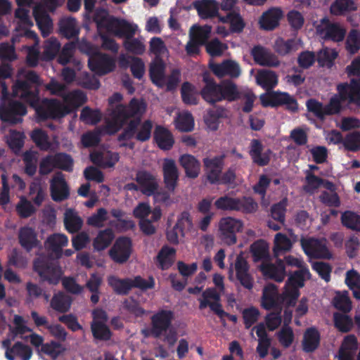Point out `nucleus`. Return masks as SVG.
<instances>
[{
  "instance_id": "f257e3e1",
  "label": "nucleus",
  "mask_w": 360,
  "mask_h": 360,
  "mask_svg": "<svg viewBox=\"0 0 360 360\" xmlns=\"http://www.w3.org/2000/svg\"><path fill=\"white\" fill-rule=\"evenodd\" d=\"M146 108L145 102L136 98H131L128 105H115V108L109 112L111 120L107 124L108 133L110 135L115 134L122 128L129 119L133 118L119 134L117 141H126L133 139Z\"/></svg>"
},
{
  "instance_id": "f03ea898",
  "label": "nucleus",
  "mask_w": 360,
  "mask_h": 360,
  "mask_svg": "<svg viewBox=\"0 0 360 360\" xmlns=\"http://www.w3.org/2000/svg\"><path fill=\"white\" fill-rule=\"evenodd\" d=\"M204 86L200 91L202 98L210 105L227 101L233 102L237 98L236 84L231 79H224L217 83L208 72H203Z\"/></svg>"
},
{
  "instance_id": "7ed1b4c3",
  "label": "nucleus",
  "mask_w": 360,
  "mask_h": 360,
  "mask_svg": "<svg viewBox=\"0 0 360 360\" xmlns=\"http://www.w3.org/2000/svg\"><path fill=\"white\" fill-rule=\"evenodd\" d=\"M338 94H334L324 105L325 117L339 114L343 109L342 103L360 105V78H352L349 82L337 85Z\"/></svg>"
},
{
  "instance_id": "20e7f679",
  "label": "nucleus",
  "mask_w": 360,
  "mask_h": 360,
  "mask_svg": "<svg viewBox=\"0 0 360 360\" xmlns=\"http://www.w3.org/2000/svg\"><path fill=\"white\" fill-rule=\"evenodd\" d=\"M39 77L34 71H29L25 79H18L12 87V96L18 97L30 106L36 105L39 98Z\"/></svg>"
},
{
  "instance_id": "39448f33",
  "label": "nucleus",
  "mask_w": 360,
  "mask_h": 360,
  "mask_svg": "<svg viewBox=\"0 0 360 360\" xmlns=\"http://www.w3.org/2000/svg\"><path fill=\"white\" fill-rule=\"evenodd\" d=\"M33 271L38 274L41 281L51 285H57L63 274L59 265L44 255L34 259Z\"/></svg>"
},
{
  "instance_id": "423d86ee",
  "label": "nucleus",
  "mask_w": 360,
  "mask_h": 360,
  "mask_svg": "<svg viewBox=\"0 0 360 360\" xmlns=\"http://www.w3.org/2000/svg\"><path fill=\"white\" fill-rule=\"evenodd\" d=\"M32 107L41 120H59L71 113L70 108L57 98H43Z\"/></svg>"
},
{
  "instance_id": "0eeeda50",
  "label": "nucleus",
  "mask_w": 360,
  "mask_h": 360,
  "mask_svg": "<svg viewBox=\"0 0 360 360\" xmlns=\"http://www.w3.org/2000/svg\"><path fill=\"white\" fill-rule=\"evenodd\" d=\"M44 5L39 4L33 8V16L43 37L50 34L53 29L52 20L46 8L51 11L61 6L65 0H43Z\"/></svg>"
},
{
  "instance_id": "6e6552de",
  "label": "nucleus",
  "mask_w": 360,
  "mask_h": 360,
  "mask_svg": "<svg viewBox=\"0 0 360 360\" xmlns=\"http://www.w3.org/2000/svg\"><path fill=\"white\" fill-rule=\"evenodd\" d=\"M27 112L26 106L18 101L8 99L0 104V120L10 124L22 122V117Z\"/></svg>"
},
{
  "instance_id": "1a4fd4ad",
  "label": "nucleus",
  "mask_w": 360,
  "mask_h": 360,
  "mask_svg": "<svg viewBox=\"0 0 360 360\" xmlns=\"http://www.w3.org/2000/svg\"><path fill=\"white\" fill-rule=\"evenodd\" d=\"M260 100L264 107L276 108L285 105L287 110L292 112L298 110L297 100L287 92L272 91L267 96L262 95Z\"/></svg>"
},
{
  "instance_id": "9d476101",
  "label": "nucleus",
  "mask_w": 360,
  "mask_h": 360,
  "mask_svg": "<svg viewBox=\"0 0 360 360\" xmlns=\"http://www.w3.org/2000/svg\"><path fill=\"white\" fill-rule=\"evenodd\" d=\"M243 223L240 220L231 217H223L219 222V233L221 239L228 245L236 243V233L243 230Z\"/></svg>"
},
{
  "instance_id": "9b49d317",
  "label": "nucleus",
  "mask_w": 360,
  "mask_h": 360,
  "mask_svg": "<svg viewBox=\"0 0 360 360\" xmlns=\"http://www.w3.org/2000/svg\"><path fill=\"white\" fill-rule=\"evenodd\" d=\"M316 30L326 41L340 42L344 40L346 34V30L339 22H331L327 17L321 19Z\"/></svg>"
},
{
  "instance_id": "f8f14e48",
  "label": "nucleus",
  "mask_w": 360,
  "mask_h": 360,
  "mask_svg": "<svg viewBox=\"0 0 360 360\" xmlns=\"http://www.w3.org/2000/svg\"><path fill=\"white\" fill-rule=\"evenodd\" d=\"M200 302L199 309L200 310L209 307L210 310L217 314L221 319L222 323L225 325L224 319L225 311L222 309L220 303V295L214 288H208L202 293V299L198 300Z\"/></svg>"
},
{
  "instance_id": "ddd939ff",
  "label": "nucleus",
  "mask_w": 360,
  "mask_h": 360,
  "mask_svg": "<svg viewBox=\"0 0 360 360\" xmlns=\"http://www.w3.org/2000/svg\"><path fill=\"white\" fill-rule=\"evenodd\" d=\"M304 253L311 258L326 259L332 258V254L328 250L325 239L309 238L301 241Z\"/></svg>"
},
{
  "instance_id": "4468645a",
  "label": "nucleus",
  "mask_w": 360,
  "mask_h": 360,
  "mask_svg": "<svg viewBox=\"0 0 360 360\" xmlns=\"http://www.w3.org/2000/svg\"><path fill=\"white\" fill-rule=\"evenodd\" d=\"M88 66L96 74L104 75L114 70L115 63L109 55L97 51L89 56Z\"/></svg>"
},
{
  "instance_id": "2eb2a0df",
  "label": "nucleus",
  "mask_w": 360,
  "mask_h": 360,
  "mask_svg": "<svg viewBox=\"0 0 360 360\" xmlns=\"http://www.w3.org/2000/svg\"><path fill=\"white\" fill-rule=\"evenodd\" d=\"M152 333L155 338H160L172 326L174 312L171 310L160 309L151 318Z\"/></svg>"
},
{
  "instance_id": "dca6fc26",
  "label": "nucleus",
  "mask_w": 360,
  "mask_h": 360,
  "mask_svg": "<svg viewBox=\"0 0 360 360\" xmlns=\"http://www.w3.org/2000/svg\"><path fill=\"white\" fill-rule=\"evenodd\" d=\"M131 252V239L127 237H120L109 250V255L115 262L124 264L129 259Z\"/></svg>"
},
{
  "instance_id": "f3484780",
  "label": "nucleus",
  "mask_w": 360,
  "mask_h": 360,
  "mask_svg": "<svg viewBox=\"0 0 360 360\" xmlns=\"http://www.w3.org/2000/svg\"><path fill=\"white\" fill-rule=\"evenodd\" d=\"M226 155L224 154L214 156V158H205L203 164L207 169L206 176L211 184H219V176L221 174Z\"/></svg>"
},
{
  "instance_id": "a211bd4d",
  "label": "nucleus",
  "mask_w": 360,
  "mask_h": 360,
  "mask_svg": "<svg viewBox=\"0 0 360 360\" xmlns=\"http://www.w3.org/2000/svg\"><path fill=\"white\" fill-rule=\"evenodd\" d=\"M210 69L219 78L228 76L231 79H236L241 75L238 63L230 59L224 60L221 63H211Z\"/></svg>"
},
{
  "instance_id": "6ab92c4d",
  "label": "nucleus",
  "mask_w": 360,
  "mask_h": 360,
  "mask_svg": "<svg viewBox=\"0 0 360 360\" xmlns=\"http://www.w3.org/2000/svg\"><path fill=\"white\" fill-rule=\"evenodd\" d=\"M51 196L55 202H62L70 196V188L61 172L56 173L50 181Z\"/></svg>"
},
{
  "instance_id": "aec40b11",
  "label": "nucleus",
  "mask_w": 360,
  "mask_h": 360,
  "mask_svg": "<svg viewBox=\"0 0 360 360\" xmlns=\"http://www.w3.org/2000/svg\"><path fill=\"white\" fill-rule=\"evenodd\" d=\"M234 269L236 278L240 285L249 290H252L254 286V278L249 273L248 262L241 254L236 257Z\"/></svg>"
},
{
  "instance_id": "412c9836",
  "label": "nucleus",
  "mask_w": 360,
  "mask_h": 360,
  "mask_svg": "<svg viewBox=\"0 0 360 360\" xmlns=\"http://www.w3.org/2000/svg\"><path fill=\"white\" fill-rule=\"evenodd\" d=\"M163 181L166 189L174 192L179 181V174L173 159L165 158L162 163Z\"/></svg>"
},
{
  "instance_id": "4be33fe9",
  "label": "nucleus",
  "mask_w": 360,
  "mask_h": 360,
  "mask_svg": "<svg viewBox=\"0 0 360 360\" xmlns=\"http://www.w3.org/2000/svg\"><path fill=\"white\" fill-rule=\"evenodd\" d=\"M135 181L140 186L141 193L147 196L154 194L159 187L155 176L146 170H139Z\"/></svg>"
},
{
  "instance_id": "5701e85b",
  "label": "nucleus",
  "mask_w": 360,
  "mask_h": 360,
  "mask_svg": "<svg viewBox=\"0 0 360 360\" xmlns=\"http://www.w3.org/2000/svg\"><path fill=\"white\" fill-rule=\"evenodd\" d=\"M262 307L266 310H281L280 294L276 285L268 283L264 286L262 296Z\"/></svg>"
},
{
  "instance_id": "b1692460",
  "label": "nucleus",
  "mask_w": 360,
  "mask_h": 360,
  "mask_svg": "<svg viewBox=\"0 0 360 360\" xmlns=\"http://www.w3.org/2000/svg\"><path fill=\"white\" fill-rule=\"evenodd\" d=\"M201 19L207 20L219 17V4L216 0H198L193 3Z\"/></svg>"
},
{
  "instance_id": "393cba45",
  "label": "nucleus",
  "mask_w": 360,
  "mask_h": 360,
  "mask_svg": "<svg viewBox=\"0 0 360 360\" xmlns=\"http://www.w3.org/2000/svg\"><path fill=\"white\" fill-rule=\"evenodd\" d=\"M264 146L258 139H252L250 143V155L256 165L264 167L269 165L271 160V150L268 149L263 152Z\"/></svg>"
},
{
  "instance_id": "a878e982",
  "label": "nucleus",
  "mask_w": 360,
  "mask_h": 360,
  "mask_svg": "<svg viewBox=\"0 0 360 360\" xmlns=\"http://www.w3.org/2000/svg\"><path fill=\"white\" fill-rule=\"evenodd\" d=\"M68 243V238L65 234L53 233L47 238L45 246L52 257L60 259L63 255V248Z\"/></svg>"
},
{
  "instance_id": "bb28decb",
  "label": "nucleus",
  "mask_w": 360,
  "mask_h": 360,
  "mask_svg": "<svg viewBox=\"0 0 360 360\" xmlns=\"http://www.w3.org/2000/svg\"><path fill=\"white\" fill-rule=\"evenodd\" d=\"M251 55L255 62L259 65L277 67L279 65L277 58L262 46H255L251 51Z\"/></svg>"
},
{
  "instance_id": "cd10ccee",
  "label": "nucleus",
  "mask_w": 360,
  "mask_h": 360,
  "mask_svg": "<svg viewBox=\"0 0 360 360\" xmlns=\"http://www.w3.org/2000/svg\"><path fill=\"white\" fill-rule=\"evenodd\" d=\"M153 139L158 148L162 150H169L174 144L172 132L162 125L155 126Z\"/></svg>"
},
{
  "instance_id": "c85d7f7f",
  "label": "nucleus",
  "mask_w": 360,
  "mask_h": 360,
  "mask_svg": "<svg viewBox=\"0 0 360 360\" xmlns=\"http://www.w3.org/2000/svg\"><path fill=\"white\" fill-rule=\"evenodd\" d=\"M261 271L264 276L276 282H282L286 275L285 266L281 259H277L276 263L262 264Z\"/></svg>"
},
{
  "instance_id": "c756f323",
  "label": "nucleus",
  "mask_w": 360,
  "mask_h": 360,
  "mask_svg": "<svg viewBox=\"0 0 360 360\" xmlns=\"http://www.w3.org/2000/svg\"><path fill=\"white\" fill-rule=\"evenodd\" d=\"M58 30L60 34L66 39H79L80 29L74 18H61L58 22Z\"/></svg>"
},
{
  "instance_id": "7c9ffc66",
  "label": "nucleus",
  "mask_w": 360,
  "mask_h": 360,
  "mask_svg": "<svg viewBox=\"0 0 360 360\" xmlns=\"http://www.w3.org/2000/svg\"><path fill=\"white\" fill-rule=\"evenodd\" d=\"M283 16L282 11L279 8H271L264 12L261 16L259 23L260 27L264 30H273L278 25Z\"/></svg>"
},
{
  "instance_id": "2f4dec72",
  "label": "nucleus",
  "mask_w": 360,
  "mask_h": 360,
  "mask_svg": "<svg viewBox=\"0 0 360 360\" xmlns=\"http://www.w3.org/2000/svg\"><path fill=\"white\" fill-rule=\"evenodd\" d=\"M108 25L110 27L109 32H112L119 37H124L126 39L133 37L136 32L133 25L124 20L112 18Z\"/></svg>"
},
{
  "instance_id": "473e14b6",
  "label": "nucleus",
  "mask_w": 360,
  "mask_h": 360,
  "mask_svg": "<svg viewBox=\"0 0 360 360\" xmlns=\"http://www.w3.org/2000/svg\"><path fill=\"white\" fill-rule=\"evenodd\" d=\"M180 165L184 169L186 176L190 179H195L200 171V162L192 155L184 154L179 160Z\"/></svg>"
},
{
  "instance_id": "72a5a7b5",
  "label": "nucleus",
  "mask_w": 360,
  "mask_h": 360,
  "mask_svg": "<svg viewBox=\"0 0 360 360\" xmlns=\"http://www.w3.org/2000/svg\"><path fill=\"white\" fill-rule=\"evenodd\" d=\"M19 243L27 251L30 252L38 245L37 233L29 226L20 228L18 234Z\"/></svg>"
},
{
  "instance_id": "f704fd0d",
  "label": "nucleus",
  "mask_w": 360,
  "mask_h": 360,
  "mask_svg": "<svg viewBox=\"0 0 360 360\" xmlns=\"http://www.w3.org/2000/svg\"><path fill=\"white\" fill-rule=\"evenodd\" d=\"M320 333L316 328H307L303 335L302 349L307 353L314 352L320 345Z\"/></svg>"
},
{
  "instance_id": "c9c22d12",
  "label": "nucleus",
  "mask_w": 360,
  "mask_h": 360,
  "mask_svg": "<svg viewBox=\"0 0 360 360\" xmlns=\"http://www.w3.org/2000/svg\"><path fill=\"white\" fill-rule=\"evenodd\" d=\"M219 20L223 23H229L232 33L239 34L245 27V22L238 11H233L224 16H219Z\"/></svg>"
},
{
  "instance_id": "e433bc0d",
  "label": "nucleus",
  "mask_w": 360,
  "mask_h": 360,
  "mask_svg": "<svg viewBox=\"0 0 360 360\" xmlns=\"http://www.w3.org/2000/svg\"><path fill=\"white\" fill-rule=\"evenodd\" d=\"M72 303V297L63 292H58L53 295L50 307L56 311L65 314L70 311Z\"/></svg>"
},
{
  "instance_id": "4c0bfd02",
  "label": "nucleus",
  "mask_w": 360,
  "mask_h": 360,
  "mask_svg": "<svg viewBox=\"0 0 360 360\" xmlns=\"http://www.w3.org/2000/svg\"><path fill=\"white\" fill-rule=\"evenodd\" d=\"M32 355V348L21 342H16L11 349L6 350L5 356L8 360H15V356L21 360H30Z\"/></svg>"
},
{
  "instance_id": "58836bf2",
  "label": "nucleus",
  "mask_w": 360,
  "mask_h": 360,
  "mask_svg": "<svg viewBox=\"0 0 360 360\" xmlns=\"http://www.w3.org/2000/svg\"><path fill=\"white\" fill-rule=\"evenodd\" d=\"M115 238V234L112 229L107 228L99 231L96 237L93 240L92 246L94 251L101 252L108 248Z\"/></svg>"
},
{
  "instance_id": "ea45409f",
  "label": "nucleus",
  "mask_w": 360,
  "mask_h": 360,
  "mask_svg": "<svg viewBox=\"0 0 360 360\" xmlns=\"http://www.w3.org/2000/svg\"><path fill=\"white\" fill-rule=\"evenodd\" d=\"M165 65L162 59L153 62L149 68V75L152 82L159 87L165 85Z\"/></svg>"
},
{
  "instance_id": "a19ab883",
  "label": "nucleus",
  "mask_w": 360,
  "mask_h": 360,
  "mask_svg": "<svg viewBox=\"0 0 360 360\" xmlns=\"http://www.w3.org/2000/svg\"><path fill=\"white\" fill-rule=\"evenodd\" d=\"M108 283L117 295H127L132 289L131 278H129L122 279L115 276H110Z\"/></svg>"
},
{
  "instance_id": "79ce46f5",
  "label": "nucleus",
  "mask_w": 360,
  "mask_h": 360,
  "mask_svg": "<svg viewBox=\"0 0 360 360\" xmlns=\"http://www.w3.org/2000/svg\"><path fill=\"white\" fill-rule=\"evenodd\" d=\"M256 80L258 85L269 91L278 84V75L274 71L263 70L257 73Z\"/></svg>"
},
{
  "instance_id": "37998d69",
  "label": "nucleus",
  "mask_w": 360,
  "mask_h": 360,
  "mask_svg": "<svg viewBox=\"0 0 360 360\" xmlns=\"http://www.w3.org/2000/svg\"><path fill=\"white\" fill-rule=\"evenodd\" d=\"M64 225L69 233L78 232L82 227L83 220L72 209H68L64 214Z\"/></svg>"
},
{
  "instance_id": "c03bdc74",
  "label": "nucleus",
  "mask_w": 360,
  "mask_h": 360,
  "mask_svg": "<svg viewBox=\"0 0 360 360\" xmlns=\"http://www.w3.org/2000/svg\"><path fill=\"white\" fill-rule=\"evenodd\" d=\"M91 330L94 339L101 341H108L112 336L109 327L100 321H93L91 323Z\"/></svg>"
},
{
  "instance_id": "a18cd8bd",
  "label": "nucleus",
  "mask_w": 360,
  "mask_h": 360,
  "mask_svg": "<svg viewBox=\"0 0 360 360\" xmlns=\"http://www.w3.org/2000/svg\"><path fill=\"white\" fill-rule=\"evenodd\" d=\"M226 117V110L223 107H218L207 111L205 122L210 129L215 131L219 127V120Z\"/></svg>"
},
{
  "instance_id": "49530a36",
  "label": "nucleus",
  "mask_w": 360,
  "mask_h": 360,
  "mask_svg": "<svg viewBox=\"0 0 360 360\" xmlns=\"http://www.w3.org/2000/svg\"><path fill=\"white\" fill-rule=\"evenodd\" d=\"M250 252L255 262L267 259L269 257L268 243L262 239L257 240L251 245Z\"/></svg>"
},
{
  "instance_id": "de8ad7c7",
  "label": "nucleus",
  "mask_w": 360,
  "mask_h": 360,
  "mask_svg": "<svg viewBox=\"0 0 360 360\" xmlns=\"http://www.w3.org/2000/svg\"><path fill=\"white\" fill-rule=\"evenodd\" d=\"M65 105L70 108L71 111L73 108H77L82 105L86 101V96L81 90H73L63 96Z\"/></svg>"
},
{
  "instance_id": "09e8293b",
  "label": "nucleus",
  "mask_w": 360,
  "mask_h": 360,
  "mask_svg": "<svg viewBox=\"0 0 360 360\" xmlns=\"http://www.w3.org/2000/svg\"><path fill=\"white\" fill-rule=\"evenodd\" d=\"M29 195L34 197L32 198V200L34 204L37 206H40L44 202L46 195V190L42 186L41 180L39 179H35L29 186Z\"/></svg>"
},
{
  "instance_id": "8fccbe9b",
  "label": "nucleus",
  "mask_w": 360,
  "mask_h": 360,
  "mask_svg": "<svg viewBox=\"0 0 360 360\" xmlns=\"http://www.w3.org/2000/svg\"><path fill=\"white\" fill-rule=\"evenodd\" d=\"M237 98L235 99L244 101V105L242 107L243 112L249 113L252 110L254 102L256 99V96L250 89H239L236 85Z\"/></svg>"
},
{
  "instance_id": "3c124183",
  "label": "nucleus",
  "mask_w": 360,
  "mask_h": 360,
  "mask_svg": "<svg viewBox=\"0 0 360 360\" xmlns=\"http://www.w3.org/2000/svg\"><path fill=\"white\" fill-rule=\"evenodd\" d=\"M300 295L299 289L292 288L285 285L283 292L280 294L281 306L284 304L286 307H295Z\"/></svg>"
},
{
  "instance_id": "603ef678",
  "label": "nucleus",
  "mask_w": 360,
  "mask_h": 360,
  "mask_svg": "<svg viewBox=\"0 0 360 360\" xmlns=\"http://www.w3.org/2000/svg\"><path fill=\"white\" fill-rule=\"evenodd\" d=\"M341 223L348 229L360 233V215L352 211H345L341 215Z\"/></svg>"
},
{
  "instance_id": "864d4df0",
  "label": "nucleus",
  "mask_w": 360,
  "mask_h": 360,
  "mask_svg": "<svg viewBox=\"0 0 360 360\" xmlns=\"http://www.w3.org/2000/svg\"><path fill=\"white\" fill-rule=\"evenodd\" d=\"M60 49V44L56 38H50L44 45L42 57L44 60L49 61L55 58Z\"/></svg>"
},
{
  "instance_id": "5fc2aeb1",
  "label": "nucleus",
  "mask_w": 360,
  "mask_h": 360,
  "mask_svg": "<svg viewBox=\"0 0 360 360\" xmlns=\"http://www.w3.org/2000/svg\"><path fill=\"white\" fill-rule=\"evenodd\" d=\"M333 321L335 327L342 333H347L350 331L353 327L352 319L349 316L347 315L346 313L335 312L333 314Z\"/></svg>"
},
{
  "instance_id": "6e6d98bb",
  "label": "nucleus",
  "mask_w": 360,
  "mask_h": 360,
  "mask_svg": "<svg viewBox=\"0 0 360 360\" xmlns=\"http://www.w3.org/2000/svg\"><path fill=\"white\" fill-rule=\"evenodd\" d=\"M31 139L41 150H48L51 146L48 134L41 129H35L31 133Z\"/></svg>"
},
{
  "instance_id": "4d7b16f0",
  "label": "nucleus",
  "mask_w": 360,
  "mask_h": 360,
  "mask_svg": "<svg viewBox=\"0 0 360 360\" xmlns=\"http://www.w3.org/2000/svg\"><path fill=\"white\" fill-rule=\"evenodd\" d=\"M287 206V198H283L278 202L274 204L271 207V217L281 224H284Z\"/></svg>"
},
{
  "instance_id": "13d9d810",
  "label": "nucleus",
  "mask_w": 360,
  "mask_h": 360,
  "mask_svg": "<svg viewBox=\"0 0 360 360\" xmlns=\"http://www.w3.org/2000/svg\"><path fill=\"white\" fill-rule=\"evenodd\" d=\"M238 198L228 195L219 197L215 202L214 206L217 210L223 211H236L238 208Z\"/></svg>"
},
{
  "instance_id": "bf43d9fd",
  "label": "nucleus",
  "mask_w": 360,
  "mask_h": 360,
  "mask_svg": "<svg viewBox=\"0 0 360 360\" xmlns=\"http://www.w3.org/2000/svg\"><path fill=\"white\" fill-rule=\"evenodd\" d=\"M41 352L50 356L53 360H56L63 352L65 348L63 345L54 340L42 345L40 349Z\"/></svg>"
},
{
  "instance_id": "052dcab7",
  "label": "nucleus",
  "mask_w": 360,
  "mask_h": 360,
  "mask_svg": "<svg viewBox=\"0 0 360 360\" xmlns=\"http://www.w3.org/2000/svg\"><path fill=\"white\" fill-rule=\"evenodd\" d=\"M55 167L66 171L72 172L73 169V159L65 153H58L53 155Z\"/></svg>"
},
{
  "instance_id": "680f3d73",
  "label": "nucleus",
  "mask_w": 360,
  "mask_h": 360,
  "mask_svg": "<svg viewBox=\"0 0 360 360\" xmlns=\"http://www.w3.org/2000/svg\"><path fill=\"white\" fill-rule=\"evenodd\" d=\"M291 248L292 242L286 235L281 233L276 234L274 247V252L276 255L282 252L289 251Z\"/></svg>"
},
{
  "instance_id": "e2e57ef3",
  "label": "nucleus",
  "mask_w": 360,
  "mask_h": 360,
  "mask_svg": "<svg viewBox=\"0 0 360 360\" xmlns=\"http://www.w3.org/2000/svg\"><path fill=\"white\" fill-rule=\"evenodd\" d=\"M80 120L88 124H96L101 120V113L98 110H92L85 106L81 111Z\"/></svg>"
},
{
  "instance_id": "0e129e2a",
  "label": "nucleus",
  "mask_w": 360,
  "mask_h": 360,
  "mask_svg": "<svg viewBox=\"0 0 360 360\" xmlns=\"http://www.w3.org/2000/svg\"><path fill=\"white\" fill-rule=\"evenodd\" d=\"M194 127V120L190 112H185L178 116L176 128L181 131H191Z\"/></svg>"
},
{
  "instance_id": "69168bd1",
  "label": "nucleus",
  "mask_w": 360,
  "mask_h": 360,
  "mask_svg": "<svg viewBox=\"0 0 360 360\" xmlns=\"http://www.w3.org/2000/svg\"><path fill=\"white\" fill-rule=\"evenodd\" d=\"M139 127L134 138L141 142L148 141L151 137L153 122L150 120H146L142 123L140 122Z\"/></svg>"
},
{
  "instance_id": "338daca9",
  "label": "nucleus",
  "mask_w": 360,
  "mask_h": 360,
  "mask_svg": "<svg viewBox=\"0 0 360 360\" xmlns=\"http://www.w3.org/2000/svg\"><path fill=\"white\" fill-rule=\"evenodd\" d=\"M346 49L351 54H354L360 49V32L352 29L346 40Z\"/></svg>"
},
{
  "instance_id": "774afa93",
  "label": "nucleus",
  "mask_w": 360,
  "mask_h": 360,
  "mask_svg": "<svg viewBox=\"0 0 360 360\" xmlns=\"http://www.w3.org/2000/svg\"><path fill=\"white\" fill-rule=\"evenodd\" d=\"M348 151L356 152L360 150V133L354 131L347 134L342 143Z\"/></svg>"
}]
</instances>
